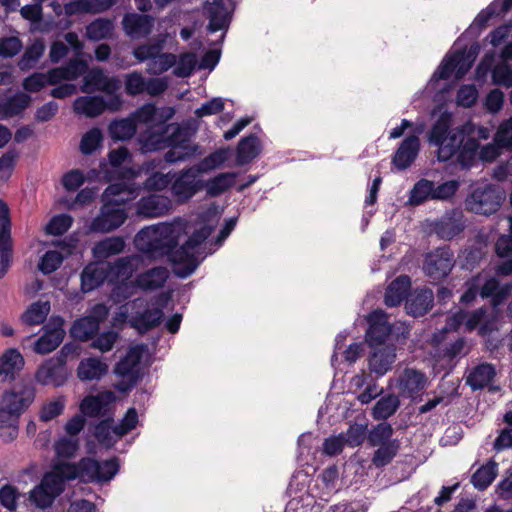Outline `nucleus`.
<instances>
[{
  "label": "nucleus",
  "instance_id": "obj_1",
  "mask_svg": "<svg viewBox=\"0 0 512 512\" xmlns=\"http://www.w3.org/2000/svg\"><path fill=\"white\" fill-rule=\"evenodd\" d=\"M216 207H210L195 219L174 218L140 229L133 240L136 250L150 260L167 257L173 271L187 278L205 258L202 245L219 221Z\"/></svg>",
  "mask_w": 512,
  "mask_h": 512
},
{
  "label": "nucleus",
  "instance_id": "obj_2",
  "mask_svg": "<svg viewBox=\"0 0 512 512\" xmlns=\"http://www.w3.org/2000/svg\"><path fill=\"white\" fill-rule=\"evenodd\" d=\"M452 125L453 114L443 111L427 134L429 144L437 147L438 161L446 162L455 156L462 169H470L479 161L491 163L502 154L504 148L494 139L491 143L480 145V140L490 138L489 128L471 121L457 127Z\"/></svg>",
  "mask_w": 512,
  "mask_h": 512
},
{
  "label": "nucleus",
  "instance_id": "obj_3",
  "mask_svg": "<svg viewBox=\"0 0 512 512\" xmlns=\"http://www.w3.org/2000/svg\"><path fill=\"white\" fill-rule=\"evenodd\" d=\"M511 9L512 0H494L486 9H483L443 58L427 83L424 92L431 93L435 91L438 82L448 79L452 74L455 75V78L461 79L470 70L480 51V45L477 42H473L469 47L465 46L464 48L461 46L462 42L466 38H477L480 31L486 27L493 17L502 16Z\"/></svg>",
  "mask_w": 512,
  "mask_h": 512
},
{
  "label": "nucleus",
  "instance_id": "obj_4",
  "mask_svg": "<svg viewBox=\"0 0 512 512\" xmlns=\"http://www.w3.org/2000/svg\"><path fill=\"white\" fill-rule=\"evenodd\" d=\"M119 471L117 458L99 462L92 458H83L77 465L58 461L53 471L42 479L43 486L56 498L65 488L66 481L79 478L83 482H109Z\"/></svg>",
  "mask_w": 512,
  "mask_h": 512
},
{
  "label": "nucleus",
  "instance_id": "obj_5",
  "mask_svg": "<svg viewBox=\"0 0 512 512\" xmlns=\"http://www.w3.org/2000/svg\"><path fill=\"white\" fill-rule=\"evenodd\" d=\"M141 190L138 184L118 182L110 184L102 195V206L96 217L89 223L88 229L93 233H109L121 227L128 213L125 203L136 198Z\"/></svg>",
  "mask_w": 512,
  "mask_h": 512
},
{
  "label": "nucleus",
  "instance_id": "obj_6",
  "mask_svg": "<svg viewBox=\"0 0 512 512\" xmlns=\"http://www.w3.org/2000/svg\"><path fill=\"white\" fill-rule=\"evenodd\" d=\"M168 301V295L161 294L158 297H138L118 307L111 319V325L117 329H123L127 323L137 332L144 334L159 326L164 317L163 306Z\"/></svg>",
  "mask_w": 512,
  "mask_h": 512
},
{
  "label": "nucleus",
  "instance_id": "obj_7",
  "mask_svg": "<svg viewBox=\"0 0 512 512\" xmlns=\"http://www.w3.org/2000/svg\"><path fill=\"white\" fill-rule=\"evenodd\" d=\"M35 391L24 386L5 391L0 399V437L11 442L18 436L19 418L33 403Z\"/></svg>",
  "mask_w": 512,
  "mask_h": 512
},
{
  "label": "nucleus",
  "instance_id": "obj_8",
  "mask_svg": "<svg viewBox=\"0 0 512 512\" xmlns=\"http://www.w3.org/2000/svg\"><path fill=\"white\" fill-rule=\"evenodd\" d=\"M87 69V62L71 59L64 66L50 69L47 73H33L23 80V88L28 92H39L46 84L58 85L62 81H73Z\"/></svg>",
  "mask_w": 512,
  "mask_h": 512
},
{
  "label": "nucleus",
  "instance_id": "obj_9",
  "mask_svg": "<svg viewBox=\"0 0 512 512\" xmlns=\"http://www.w3.org/2000/svg\"><path fill=\"white\" fill-rule=\"evenodd\" d=\"M169 34L160 35L158 39L138 45L133 49V56L139 62L149 61L147 72L150 75H161L176 64V55L164 53L163 49Z\"/></svg>",
  "mask_w": 512,
  "mask_h": 512
},
{
  "label": "nucleus",
  "instance_id": "obj_10",
  "mask_svg": "<svg viewBox=\"0 0 512 512\" xmlns=\"http://www.w3.org/2000/svg\"><path fill=\"white\" fill-rule=\"evenodd\" d=\"M505 200L504 191L493 184L477 185L466 197V210L474 214L489 216L496 213Z\"/></svg>",
  "mask_w": 512,
  "mask_h": 512
},
{
  "label": "nucleus",
  "instance_id": "obj_11",
  "mask_svg": "<svg viewBox=\"0 0 512 512\" xmlns=\"http://www.w3.org/2000/svg\"><path fill=\"white\" fill-rule=\"evenodd\" d=\"M427 384L426 374L411 367L397 371L394 377L389 380V386L397 389L400 397L412 400L423 393Z\"/></svg>",
  "mask_w": 512,
  "mask_h": 512
},
{
  "label": "nucleus",
  "instance_id": "obj_12",
  "mask_svg": "<svg viewBox=\"0 0 512 512\" xmlns=\"http://www.w3.org/2000/svg\"><path fill=\"white\" fill-rule=\"evenodd\" d=\"M194 165L172 175L171 192L178 202L184 203L204 188V180Z\"/></svg>",
  "mask_w": 512,
  "mask_h": 512
},
{
  "label": "nucleus",
  "instance_id": "obj_13",
  "mask_svg": "<svg viewBox=\"0 0 512 512\" xmlns=\"http://www.w3.org/2000/svg\"><path fill=\"white\" fill-rule=\"evenodd\" d=\"M466 227L464 213L460 209L446 211L441 217L427 222V229L439 239L452 240Z\"/></svg>",
  "mask_w": 512,
  "mask_h": 512
},
{
  "label": "nucleus",
  "instance_id": "obj_14",
  "mask_svg": "<svg viewBox=\"0 0 512 512\" xmlns=\"http://www.w3.org/2000/svg\"><path fill=\"white\" fill-rule=\"evenodd\" d=\"M123 106L121 95H112L107 100L103 96H81L73 103L74 112L89 118L102 114L105 110L119 111Z\"/></svg>",
  "mask_w": 512,
  "mask_h": 512
},
{
  "label": "nucleus",
  "instance_id": "obj_15",
  "mask_svg": "<svg viewBox=\"0 0 512 512\" xmlns=\"http://www.w3.org/2000/svg\"><path fill=\"white\" fill-rule=\"evenodd\" d=\"M454 263L453 252L448 247H440L426 254L423 271L432 280H441L449 275Z\"/></svg>",
  "mask_w": 512,
  "mask_h": 512
},
{
  "label": "nucleus",
  "instance_id": "obj_16",
  "mask_svg": "<svg viewBox=\"0 0 512 512\" xmlns=\"http://www.w3.org/2000/svg\"><path fill=\"white\" fill-rule=\"evenodd\" d=\"M69 376L65 356L56 355L46 360L36 371L35 380L44 386L60 387Z\"/></svg>",
  "mask_w": 512,
  "mask_h": 512
},
{
  "label": "nucleus",
  "instance_id": "obj_17",
  "mask_svg": "<svg viewBox=\"0 0 512 512\" xmlns=\"http://www.w3.org/2000/svg\"><path fill=\"white\" fill-rule=\"evenodd\" d=\"M82 75H84L80 88L82 92L97 90L106 93L109 97L119 95L117 92L121 82L117 76H108L100 67L87 68Z\"/></svg>",
  "mask_w": 512,
  "mask_h": 512
},
{
  "label": "nucleus",
  "instance_id": "obj_18",
  "mask_svg": "<svg viewBox=\"0 0 512 512\" xmlns=\"http://www.w3.org/2000/svg\"><path fill=\"white\" fill-rule=\"evenodd\" d=\"M146 351L147 347L142 344L130 347L126 355L115 365V374L127 379L129 384L133 386L139 379L141 363Z\"/></svg>",
  "mask_w": 512,
  "mask_h": 512
},
{
  "label": "nucleus",
  "instance_id": "obj_19",
  "mask_svg": "<svg viewBox=\"0 0 512 512\" xmlns=\"http://www.w3.org/2000/svg\"><path fill=\"white\" fill-rule=\"evenodd\" d=\"M368 329L365 340L369 347H381L392 332V325L388 321V316L383 310H374L368 317Z\"/></svg>",
  "mask_w": 512,
  "mask_h": 512
},
{
  "label": "nucleus",
  "instance_id": "obj_20",
  "mask_svg": "<svg viewBox=\"0 0 512 512\" xmlns=\"http://www.w3.org/2000/svg\"><path fill=\"white\" fill-rule=\"evenodd\" d=\"M230 0H208L204 5V13L209 19L208 30L214 33L219 30L226 31L229 27L232 14Z\"/></svg>",
  "mask_w": 512,
  "mask_h": 512
},
{
  "label": "nucleus",
  "instance_id": "obj_21",
  "mask_svg": "<svg viewBox=\"0 0 512 512\" xmlns=\"http://www.w3.org/2000/svg\"><path fill=\"white\" fill-rule=\"evenodd\" d=\"M61 317H52L43 327V334L34 345V351L38 354H47L55 350L62 342L65 330Z\"/></svg>",
  "mask_w": 512,
  "mask_h": 512
},
{
  "label": "nucleus",
  "instance_id": "obj_22",
  "mask_svg": "<svg viewBox=\"0 0 512 512\" xmlns=\"http://www.w3.org/2000/svg\"><path fill=\"white\" fill-rule=\"evenodd\" d=\"M116 395L112 391L86 396L80 403V412L86 417H103L111 413Z\"/></svg>",
  "mask_w": 512,
  "mask_h": 512
},
{
  "label": "nucleus",
  "instance_id": "obj_23",
  "mask_svg": "<svg viewBox=\"0 0 512 512\" xmlns=\"http://www.w3.org/2000/svg\"><path fill=\"white\" fill-rule=\"evenodd\" d=\"M172 209V201L169 197L151 194L142 197L136 204V212L145 218H157L168 214Z\"/></svg>",
  "mask_w": 512,
  "mask_h": 512
},
{
  "label": "nucleus",
  "instance_id": "obj_24",
  "mask_svg": "<svg viewBox=\"0 0 512 512\" xmlns=\"http://www.w3.org/2000/svg\"><path fill=\"white\" fill-rule=\"evenodd\" d=\"M9 232V208L7 204L0 199V278L6 274L11 262Z\"/></svg>",
  "mask_w": 512,
  "mask_h": 512
},
{
  "label": "nucleus",
  "instance_id": "obj_25",
  "mask_svg": "<svg viewBox=\"0 0 512 512\" xmlns=\"http://www.w3.org/2000/svg\"><path fill=\"white\" fill-rule=\"evenodd\" d=\"M123 30L132 39L147 37L154 26V18L146 14L128 13L122 20Z\"/></svg>",
  "mask_w": 512,
  "mask_h": 512
},
{
  "label": "nucleus",
  "instance_id": "obj_26",
  "mask_svg": "<svg viewBox=\"0 0 512 512\" xmlns=\"http://www.w3.org/2000/svg\"><path fill=\"white\" fill-rule=\"evenodd\" d=\"M371 352L368 359V366L372 373L377 376H384L396 360V349L394 345H384L381 347H371Z\"/></svg>",
  "mask_w": 512,
  "mask_h": 512
},
{
  "label": "nucleus",
  "instance_id": "obj_27",
  "mask_svg": "<svg viewBox=\"0 0 512 512\" xmlns=\"http://www.w3.org/2000/svg\"><path fill=\"white\" fill-rule=\"evenodd\" d=\"M131 154L126 147L113 149L108 153V161L111 167L118 172V177L126 184H132L130 181L134 180L140 174L142 169L124 166L126 163L131 162Z\"/></svg>",
  "mask_w": 512,
  "mask_h": 512
},
{
  "label": "nucleus",
  "instance_id": "obj_28",
  "mask_svg": "<svg viewBox=\"0 0 512 512\" xmlns=\"http://www.w3.org/2000/svg\"><path fill=\"white\" fill-rule=\"evenodd\" d=\"M419 150L420 140L418 136H408L400 143L393 156L392 163L398 170H405L415 161Z\"/></svg>",
  "mask_w": 512,
  "mask_h": 512
},
{
  "label": "nucleus",
  "instance_id": "obj_29",
  "mask_svg": "<svg viewBox=\"0 0 512 512\" xmlns=\"http://www.w3.org/2000/svg\"><path fill=\"white\" fill-rule=\"evenodd\" d=\"M140 261V255H129L116 259L113 262L106 263L108 271V281L110 283L118 282L120 280L129 279Z\"/></svg>",
  "mask_w": 512,
  "mask_h": 512
},
{
  "label": "nucleus",
  "instance_id": "obj_30",
  "mask_svg": "<svg viewBox=\"0 0 512 512\" xmlns=\"http://www.w3.org/2000/svg\"><path fill=\"white\" fill-rule=\"evenodd\" d=\"M169 274L166 267L156 266L138 274L135 278V285L144 291H154L164 286Z\"/></svg>",
  "mask_w": 512,
  "mask_h": 512
},
{
  "label": "nucleus",
  "instance_id": "obj_31",
  "mask_svg": "<svg viewBox=\"0 0 512 512\" xmlns=\"http://www.w3.org/2000/svg\"><path fill=\"white\" fill-rule=\"evenodd\" d=\"M108 280V271L104 263L91 262L81 272V289L87 293L101 286Z\"/></svg>",
  "mask_w": 512,
  "mask_h": 512
},
{
  "label": "nucleus",
  "instance_id": "obj_32",
  "mask_svg": "<svg viewBox=\"0 0 512 512\" xmlns=\"http://www.w3.org/2000/svg\"><path fill=\"white\" fill-rule=\"evenodd\" d=\"M434 294L431 289H417L406 298L405 308L413 317L423 316L432 307Z\"/></svg>",
  "mask_w": 512,
  "mask_h": 512
},
{
  "label": "nucleus",
  "instance_id": "obj_33",
  "mask_svg": "<svg viewBox=\"0 0 512 512\" xmlns=\"http://www.w3.org/2000/svg\"><path fill=\"white\" fill-rule=\"evenodd\" d=\"M508 224L510 235H501L496 244V253L501 258H508L497 268V272L501 275H510L512 273V216L508 215L503 218Z\"/></svg>",
  "mask_w": 512,
  "mask_h": 512
},
{
  "label": "nucleus",
  "instance_id": "obj_34",
  "mask_svg": "<svg viewBox=\"0 0 512 512\" xmlns=\"http://www.w3.org/2000/svg\"><path fill=\"white\" fill-rule=\"evenodd\" d=\"M126 243L121 236L107 237L95 243L92 247V256L98 261L102 262L112 256L121 254L125 249Z\"/></svg>",
  "mask_w": 512,
  "mask_h": 512
},
{
  "label": "nucleus",
  "instance_id": "obj_35",
  "mask_svg": "<svg viewBox=\"0 0 512 512\" xmlns=\"http://www.w3.org/2000/svg\"><path fill=\"white\" fill-rule=\"evenodd\" d=\"M24 359L16 349H8L0 356V376L4 381H11L22 369Z\"/></svg>",
  "mask_w": 512,
  "mask_h": 512
},
{
  "label": "nucleus",
  "instance_id": "obj_36",
  "mask_svg": "<svg viewBox=\"0 0 512 512\" xmlns=\"http://www.w3.org/2000/svg\"><path fill=\"white\" fill-rule=\"evenodd\" d=\"M108 371V365L99 358L89 357L81 360L77 368V376L82 381L101 379Z\"/></svg>",
  "mask_w": 512,
  "mask_h": 512
},
{
  "label": "nucleus",
  "instance_id": "obj_37",
  "mask_svg": "<svg viewBox=\"0 0 512 512\" xmlns=\"http://www.w3.org/2000/svg\"><path fill=\"white\" fill-rule=\"evenodd\" d=\"M411 288V280L407 275H400L393 280L385 292V304L389 307H395L401 304L406 298Z\"/></svg>",
  "mask_w": 512,
  "mask_h": 512
},
{
  "label": "nucleus",
  "instance_id": "obj_38",
  "mask_svg": "<svg viewBox=\"0 0 512 512\" xmlns=\"http://www.w3.org/2000/svg\"><path fill=\"white\" fill-rule=\"evenodd\" d=\"M202 151L198 144L191 142L169 147V150L164 154V159L167 163L185 162L197 156H201Z\"/></svg>",
  "mask_w": 512,
  "mask_h": 512
},
{
  "label": "nucleus",
  "instance_id": "obj_39",
  "mask_svg": "<svg viewBox=\"0 0 512 512\" xmlns=\"http://www.w3.org/2000/svg\"><path fill=\"white\" fill-rule=\"evenodd\" d=\"M31 97L23 92H18L11 97L0 100V115L12 117L22 113L30 104Z\"/></svg>",
  "mask_w": 512,
  "mask_h": 512
},
{
  "label": "nucleus",
  "instance_id": "obj_40",
  "mask_svg": "<svg viewBox=\"0 0 512 512\" xmlns=\"http://www.w3.org/2000/svg\"><path fill=\"white\" fill-rule=\"evenodd\" d=\"M261 152L259 139L255 135L242 138L237 146L236 162L244 165L255 159Z\"/></svg>",
  "mask_w": 512,
  "mask_h": 512
},
{
  "label": "nucleus",
  "instance_id": "obj_41",
  "mask_svg": "<svg viewBox=\"0 0 512 512\" xmlns=\"http://www.w3.org/2000/svg\"><path fill=\"white\" fill-rule=\"evenodd\" d=\"M237 175L236 172L219 173L215 177L204 181L203 189L206 190L209 196L217 197L235 184Z\"/></svg>",
  "mask_w": 512,
  "mask_h": 512
},
{
  "label": "nucleus",
  "instance_id": "obj_42",
  "mask_svg": "<svg viewBox=\"0 0 512 512\" xmlns=\"http://www.w3.org/2000/svg\"><path fill=\"white\" fill-rule=\"evenodd\" d=\"M138 143L142 153H149L166 148L165 131L149 128L138 137Z\"/></svg>",
  "mask_w": 512,
  "mask_h": 512
},
{
  "label": "nucleus",
  "instance_id": "obj_43",
  "mask_svg": "<svg viewBox=\"0 0 512 512\" xmlns=\"http://www.w3.org/2000/svg\"><path fill=\"white\" fill-rule=\"evenodd\" d=\"M109 135L117 141L131 139L136 133V124L131 116L113 120L108 127Z\"/></svg>",
  "mask_w": 512,
  "mask_h": 512
},
{
  "label": "nucleus",
  "instance_id": "obj_44",
  "mask_svg": "<svg viewBox=\"0 0 512 512\" xmlns=\"http://www.w3.org/2000/svg\"><path fill=\"white\" fill-rule=\"evenodd\" d=\"M495 375V369L491 364H480L476 366L467 376V384L478 390L487 386Z\"/></svg>",
  "mask_w": 512,
  "mask_h": 512
},
{
  "label": "nucleus",
  "instance_id": "obj_45",
  "mask_svg": "<svg viewBox=\"0 0 512 512\" xmlns=\"http://www.w3.org/2000/svg\"><path fill=\"white\" fill-rule=\"evenodd\" d=\"M229 156L230 150L228 148H221L210 153L200 162L194 164V166L201 175L206 174L221 167L228 160Z\"/></svg>",
  "mask_w": 512,
  "mask_h": 512
},
{
  "label": "nucleus",
  "instance_id": "obj_46",
  "mask_svg": "<svg viewBox=\"0 0 512 512\" xmlns=\"http://www.w3.org/2000/svg\"><path fill=\"white\" fill-rule=\"evenodd\" d=\"M400 406L399 395L389 394L380 398L373 407L372 415L376 420H385L392 416Z\"/></svg>",
  "mask_w": 512,
  "mask_h": 512
},
{
  "label": "nucleus",
  "instance_id": "obj_47",
  "mask_svg": "<svg viewBox=\"0 0 512 512\" xmlns=\"http://www.w3.org/2000/svg\"><path fill=\"white\" fill-rule=\"evenodd\" d=\"M114 31V22L107 18H98L86 27V36L90 40L99 41L110 38Z\"/></svg>",
  "mask_w": 512,
  "mask_h": 512
},
{
  "label": "nucleus",
  "instance_id": "obj_48",
  "mask_svg": "<svg viewBox=\"0 0 512 512\" xmlns=\"http://www.w3.org/2000/svg\"><path fill=\"white\" fill-rule=\"evenodd\" d=\"M49 312V301H37L28 307V309L22 315V320L28 325H39L45 321Z\"/></svg>",
  "mask_w": 512,
  "mask_h": 512
},
{
  "label": "nucleus",
  "instance_id": "obj_49",
  "mask_svg": "<svg viewBox=\"0 0 512 512\" xmlns=\"http://www.w3.org/2000/svg\"><path fill=\"white\" fill-rule=\"evenodd\" d=\"M433 194V181L428 179H420L417 181L409 192L408 202L411 205L417 206L428 199H432Z\"/></svg>",
  "mask_w": 512,
  "mask_h": 512
},
{
  "label": "nucleus",
  "instance_id": "obj_50",
  "mask_svg": "<svg viewBox=\"0 0 512 512\" xmlns=\"http://www.w3.org/2000/svg\"><path fill=\"white\" fill-rule=\"evenodd\" d=\"M198 63L197 55L193 52H185L176 55V64L173 66V74L179 78L192 75Z\"/></svg>",
  "mask_w": 512,
  "mask_h": 512
},
{
  "label": "nucleus",
  "instance_id": "obj_51",
  "mask_svg": "<svg viewBox=\"0 0 512 512\" xmlns=\"http://www.w3.org/2000/svg\"><path fill=\"white\" fill-rule=\"evenodd\" d=\"M99 329L95 320L88 316L82 317L74 322L71 327V335L81 341L90 339Z\"/></svg>",
  "mask_w": 512,
  "mask_h": 512
},
{
  "label": "nucleus",
  "instance_id": "obj_52",
  "mask_svg": "<svg viewBox=\"0 0 512 512\" xmlns=\"http://www.w3.org/2000/svg\"><path fill=\"white\" fill-rule=\"evenodd\" d=\"M45 51V45L41 40L33 42L24 52L18 62V66L22 71L33 68Z\"/></svg>",
  "mask_w": 512,
  "mask_h": 512
},
{
  "label": "nucleus",
  "instance_id": "obj_53",
  "mask_svg": "<svg viewBox=\"0 0 512 512\" xmlns=\"http://www.w3.org/2000/svg\"><path fill=\"white\" fill-rule=\"evenodd\" d=\"M379 448L375 451L372 457V463L376 467H383L389 464L396 456L399 450V441L394 439L386 445H378Z\"/></svg>",
  "mask_w": 512,
  "mask_h": 512
},
{
  "label": "nucleus",
  "instance_id": "obj_54",
  "mask_svg": "<svg viewBox=\"0 0 512 512\" xmlns=\"http://www.w3.org/2000/svg\"><path fill=\"white\" fill-rule=\"evenodd\" d=\"M497 475V465L489 463L479 468L472 476V484L479 490L486 489Z\"/></svg>",
  "mask_w": 512,
  "mask_h": 512
},
{
  "label": "nucleus",
  "instance_id": "obj_55",
  "mask_svg": "<svg viewBox=\"0 0 512 512\" xmlns=\"http://www.w3.org/2000/svg\"><path fill=\"white\" fill-rule=\"evenodd\" d=\"M124 89L128 96L135 97L145 92L146 78L140 71H132L124 75Z\"/></svg>",
  "mask_w": 512,
  "mask_h": 512
},
{
  "label": "nucleus",
  "instance_id": "obj_56",
  "mask_svg": "<svg viewBox=\"0 0 512 512\" xmlns=\"http://www.w3.org/2000/svg\"><path fill=\"white\" fill-rule=\"evenodd\" d=\"M66 406V399L64 396L55 397L47 401L41 408L39 418L43 422H48L57 416L61 415Z\"/></svg>",
  "mask_w": 512,
  "mask_h": 512
},
{
  "label": "nucleus",
  "instance_id": "obj_57",
  "mask_svg": "<svg viewBox=\"0 0 512 512\" xmlns=\"http://www.w3.org/2000/svg\"><path fill=\"white\" fill-rule=\"evenodd\" d=\"M393 434L392 426L387 422L379 423L368 435L369 444L372 446L386 445L390 443Z\"/></svg>",
  "mask_w": 512,
  "mask_h": 512
},
{
  "label": "nucleus",
  "instance_id": "obj_58",
  "mask_svg": "<svg viewBox=\"0 0 512 512\" xmlns=\"http://www.w3.org/2000/svg\"><path fill=\"white\" fill-rule=\"evenodd\" d=\"M102 140L101 130L99 128H92L82 136L80 151L85 155L92 154L101 146Z\"/></svg>",
  "mask_w": 512,
  "mask_h": 512
},
{
  "label": "nucleus",
  "instance_id": "obj_59",
  "mask_svg": "<svg viewBox=\"0 0 512 512\" xmlns=\"http://www.w3.org/2000/svg\"><path fill=\"white\" fill-rule=\"evenodd\" d=\"M138 413L135 408H129L124 415V417L120 420V422L113 426V433L117 437H123L128 434L130 431L136 428L138 424Z\"/></svg>",
  "mask_w": 512,
  "mask_h": 512
},
{
  "label": "nucleus",
  "instance_id": "obj_60",
  "mask_svg": "<svg viewBox=\"0 0 512 512\" xmlns=\"http://www.w3.org/2000/svg\"><path fill=\"white\" fill-rule=\"evenodd\" d=\"M63 255L55 250L47 251L39 260L38 269L43 274H50L56 271L63 262Z\"/></svg>",
  "mask_w": 512,
  "mask_h": 512
},
{
  "label": "nucleus",
  "instance_id": "obj_61",
  "mask_svg": "<svg viewBox=\"0 0 512 512\" xmlns=\"http://www.w3.org/2000/svg\"><path fill=\"white\" fill-rule=\"evenodd\" d=\"M111 422V419L100 422L98 425H96L94 431L96 439L106 447L113 446L117 439L120 438L113 433V426Z\"/></svg>",
  "mask_w": 512,
  "mask_h": 512
},
{
  "label": "nucleus",
  "instance_id": "obj_62",
  "mask_svg": "<svg viewBox=\"0 0 512 512\" xmlns=\"http://www.w3.org/2000/svg\"><path fill=\"white\" fill-rule=\"evenodd\" d=\"M494 140L504 148V150L512 151V118L503 120L495 134Z\"/></svg>",
  "mask_w": 512,
  "mask_h": 512
},
{
  "label": "nucleus",
  "instance_id": "obj_63",
  "mask_svg": "<svg viewBox=\"0 0 512 512\" xmlns=\"http://www.w3.org/2000/svg\"><path fill=\"white\" fill-rule=\"evenodd\" d=\"M72 223L73 218L70 215H56L47 223L45 230L50 235H62L72 226Z\"/></svg>",
  "mask_w": 512,
  "mask_h": 512
},
{
  "label": "nucleus",
  "instance_id": "obj_64",
  "mask_svg": "<svg viewBox=\"0 0 512 512\" xmlns=\"http://www.w3.org/2000/svg\"><path fill=\"white\" fill-rule=\"evenodd\" d=\"M478 95V89L475 85H462L456 94V104L464 108H470L476 103Z\"/></svg>",
  "mask_w": 512,
  "mask_h": 512
}]
</instances>
